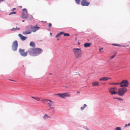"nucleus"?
<instances>
[{"instance_id": "obj_1", "label": "nucleus", "mask_w": 130, "mask_h": 130, "mask_svg": "<svg viewBox=\"0 0 130 130\" xmlns=\"http://www.w3.org/2000/svg\"><path fill=\"white\" fill-rule=\"evenodd\" d=\"M29 54L32 56H36L42 52L41 49L39 48H31L28 51Z\"/></svg>"}, {"instance_id": "obj_2", "label": "nucleus", "mask_w": 130, "mask_h": 130, "mask_svg": "<svg viewBox=\"0 0 130 130\" xmlns=\"http://www.w3.org/2000/svg\"><path fill=\"white\" fill-rule=\"evenodd\" d=\"M72 50L76 58H78L80 57L81 54V48H73Z\"/></svg>"}, {"instance_id": "obj_3", "label": "nucleus", "mask_w": 130, "mask_h": 130, "mask_svg": "<svg viewBox=\"0 0 130 130\" xmlns=\"http://www.w3.org/2000/svg\"><path fill=\"white\" fill-rule=\"evenodd\" d=\"M127 91V89L126 88H121L119 89L117 93L120 96H122Z\"/></svg>"}, {"instance_id": "obj_4", "label": "nucleus", "mask_w": 130, "mask_h": 130, "mask_svg": "<svg viewBox=\"0 0 130 130\" xmlns=\"http://www.w3.org/2000/svg\"><path fill=\"white\" fill-rule=\"evenodd\" d=\"M120 87H127L128 86L129 83L126 79H125L122 81L121 83H119Z\"/></svg>"}, {"instance_id": "obj_5", "label": "nucleus", "mask_w": 130, "mask_h": 130, "mask_svg": "<svg viewBox=\"0 0 130 130\" xmlns=\"http://www.w3.org/2000/svg\"><path fill=\"white\" fill-rule=\"evenodd\" d=\"M56 95H58L60 97L64 98L66 97L70 96V94L68 92L63 93H59Z\"/></svg>"}, {"instance_id": "obj_6", "label": "nucleus", "mask_w": 130, "mask_h": 130, "mask_svg": "<svg viewBox=\"0 0 130 130\" xmlns=\"http://www.w3.org/2000/svg\"><path fill=\"white\" fill-rule=\"evenodd\" d=\"M117 88L116 87H112L109 89V91L111 93V94H117V92H116Z\"/></svg>"}, {"instance_id": "obj_7", "label": "nucleus", "mask_w": 130, "mask_h": 130, "mask_svg": "<svg viewBox=\"0 0 130 130\" xmlns=\"http://www.w3.org/2000/svg\"><path fill=\"white\" fill-rule=\"evenodd\" d=\"M18 46V43L17 41H15L13 42L12 45V49L14 51L17 50Z\"/></svg>"}, {"instance_id": "obj_8", "label": "nucleus", "mask_w": 130, "mask_h": 130, "mask_svg": "<svg viewBox=\"0 0 130 130\" xmlns=\"http://www.w3.org/2000/svg\"><path fill=\"white\" fill-rule=\"evenodd\" d=\"M19 51L21 55L23 56H27V53H28V51L25 52L24 50H21V49H20Z\"/></svg>"}, {"instance_id": "obj_9", "label": "nucleus", "mask_w": 130, "mask_h": 130, "mask_svg": "<svg viewBox=\"0 0 130 130\" xmlns=\"http://www.w3.org/2000/svg\"><path fill=\"white\" fill-rule=\"evenodd\" d=\"M39 28L40 27H38L37 25H36L34 26H31L30 27V28L33 32L36 31L38 30Z\"/></svg>"}, {"instance_id": "obj_10", "label": "nucleus", "mask_w": 130, "mask_h": 130, "mask_svg": "<svg viewBox=\"0 0 130 130\" xmlns=\"http://www.w3.org/2000/svg\"><path fill=\"white\" fill-rule=\"evenodd\" d=\"M90 4V3L87 2V0H82V5L83 6H88Z\"/></svg>"}, {"instance_id": "obj_11", "label": "nucleus", "mask_w": 130, "mask_h": 130, "mask_svg": "<svg viewBox=\"0 0 130 130\" xmlns=\"http://www.w3.org/2000/svg\"><path fill=\"white\" fill-rule=\"evenodd\" d=\"M110 78L108 77H104L99 79L100 81H107L109 79H111Z\"/></svg>"}, {"instance_id": "obj_12", "label": "nucleus", "mask_w": 130, "mask_h": 130, "mask_svg": "<svg viewBox=\"0 0 130 130\" xmlns=\"http://www.w3.org/2000/svg\"><path fill=\"white\" fill-rule=\"evenodd\" d=\"M44 100L45 101H48L50 102V103H47V104L48 106L50 107H51V106L52 105L54 104V102L53 101H51V100L47 99H45Z\"/></svg>"}, {"instance_id": "obj_13", "label": "nucleus", "mask_w": 130, "mask_h": 130, "mask_svg": "<svg viewBox=\"0 0 130 130\" xmlns=\"http://www.w3.org/2000/svg\"><path fill=\"white\" fill-rule=\"evenodd\" d=\"M20 37L21 39L23 41L25 40L27 38V37H25L23 36L21 34H19L18 35Z\"/></svg>"}, {"instance_id": "obj_14", "label": "nucleus", "mask_w": 130, "mask_h": 130, "mask_svg": "<svg viewBox=\"0 0 130 130\" xmlns=\"http://www.w3.org/2000/svg\"><path fill=\"white\" fill-rule=\"evenodd\" d=\"M91 44V43H86L84 44V46L85 47H89Z\"/></svg>"}, {"instance_id": "obj_15", "label": "nucleus", "mask_w": 130, "mask_h": 130, "mask_svg": "<svg viewBox=\"0 0 130 130\" xmlns=\"http://www.w3.org/2000/svg\"><path fill=\"white\" fill-rule=\"evenodd\" d=\"M31 31L30 30H29L28 31H26L23 32V34L24 35H26L28 34H30L31 33Z\"/></svg>"}, {"instance_id": "obj_16", "label": "nucleus", "mask_w": 130, "mask_h": 130, "mask_svg": "<svg viewBox=\"0 0 130 130\" xmlns=\"http://www.w3.org/2000/svg\"><path fill=\"white\" fill-rule=\"evenodd\" d=\"M29 45L31 46L34 47H35L36 45L35 43L33 42L32 41L30 42Z\"/></svg>"}, {"instance_id": "obj_17", "label": "nucleus", "mask_w": 130, "mask_h": 130, "mask_svg": "<svg viewBox=\"0 0 130 130\" xmlns=\"http://www.w3.org/2000/svg\"><path fill=\"white\" fill-rule=\"evenodd\" d=\"M99 83L96 82H94L92 83V85L93 86L95 87L97 86H99Z\"/></svg>"}, {"instance_id": "obj_18", "label": "nucleus", "mask_w": 130, "mask_h": 130, "mask_svg": "<svg viewBox=\"0 0 130 130\" xmlns=\"http://www.w3.org/2000/svg\"><path fill=\"white\" fill-rule=\"evenodd\" d=\"M21 17L23 19H25L27 18V16L24 13H22L21 15Z\"/></svg>"}, {"instance_id": "obj_19", "label": "nucleus", "mask_w": 130, "mask_h": 130, "mask_svg": "<svg viewBox=\"0 0 130 130\" xmlns=\"http://www.w3.org/2000/svg\"><path fill=\"white\" fill-rule=\"evenodd\" d=\"M51 117L49 116H48L47 114H46L43 116V118L44 119H45L47 118H51Z\"/></svg>"}, {"instance_id": "obj_20", "label": "nucleus", "mask_w": 130, "mask_h": 130, "mask_svg": "<svg viewBox=\"0 0 130 130\" xmlns=\"http://www.w3.org/2000/svg\"><path fill=\"white\" fill-rule=\"evenodd\" d=\"M64 34V33L63 32H61L58 33L57 35L56 36V37L57 38H58V37L59 36H60V35L62 34Z\"/></svg>"}, {"instance_id": "obj_21", "label": "nucleus", "mask_w": 130, "mask_h": 130, "mask_svg": "<svg viewBox=\"0 0 130 130\" xmlns=\"http://www.w3.org/2000/svg\"><path fill=\"white\" fill-rule=\"evenodd\" d=\"M20 29V28L19 27H16V28H13L11 29V30L12 31H14L16 30H19Z\"/></svg>"}, {"instance_id": "obj_22", "label": "nucleus", "mask_w": 130, "mask_h": 130, "mask_svg": "<svg viewBox=\"0 0 130 130\" xmlns=\"http://www.w3.org/2000/svg\"><path fill=\"white\" fill-rule=\"evenodd\" d=\"M109 84L111 85H117L118 84H119V83H109Z\"/></svg>"}, {"instance_id": "obj_23", "label": "nucleus", "mask_w": 130, "mask_h": 130, "mask_svg": "<svg viewBox=\"0 0 130 130\" xmlns=\"http://www.w3.org/2000/svg\"><path fill=\"white\" fill-rule=\"evenodd\" d=\"M31 98L34 99L36 100L37 101H39L40 100V98H38V97H31Z\"/></svg>"}, {"instance_id": "obj_24", "label": "nucleus", "mask_w": 130, "mask_h": 130, "mask_svg": "<svg viewBox=\"0 0 130 130\" xmlns=\"http://www.w3.org/2000/svg\"><path fill=\"white\" fill-rule=\"evenodd\" d=\"M64 36H70V35L68 33H64L63 34Z\"/></svg>"}, {"instance_id": "obj_25", "label": "nucleus", "mask_w": 130, "mask_h": 130, "mask_svg": "<svg viewBox=\"0 0 130 130\" xmlns=\"http://www.w3.org/2000/svg\"><path fill=\"white\" fill-rule=\"evenodd\" d=\"M87 106L86 104H84V106L82 107V110H83Z\"/></svg>"}, {"instance_id": "obj_26", "label": "nucleus", "mask_w": 130, "mask_h": 130, "mask_svg": "<svg viewBox=\"0 0 130 130\" xmlns=\"http://www.w3.org/2000/svg\"><path fill=\"white\" fill-rule=\"evenodd\" d=\"M121 127H117L115 129V130H121Z\"/></svg>"}, {"instance_id": "obj_27", "label": "nucleus", "mask_w": 130, "mask_h": 130, "mask_svg": "<svg viewBox=\"0 0 130 130\" xmlns=\"http://www.w3.org/2000/svg\"><path fill=\"white\" fill-rule=\"evenodd\" d=\"M76 3L77 4H79L80 0H75Z\"/></svg>"}, {"instance_id": "obj_28", "label": "nucleus", "mask_w": 130, "mask_h": 130, "mask_svg": "<svg viewBox=\"0 0 130 130\" xmlns=\"http://www.w3.org/2000/svg\"><path fill=\"white\" fill-rule=\"evenodd\" d=\"M112 45H113L116 46H121V45H120V44H117L113 43L112 44Z\"/></svg>"}, {"instance_id": "obj_29", "label": "nucleus", "mask_w": 130, "mask_h": 130, "mask_svg": "<svg viewBox=\"0 0 130 130\" xmlns=\"http://www.w3.org/2000/svg\"><path fill=\"white\" fill-rule=\"evenodd\" d=\"M83 127L87 130H89V129L86 126H84Z\"/></svg>"}, {"instance_id": "obj_30", "label": "nucleus", "mask_w": 130, "mask_h": 130, "mask_svg": "<svg viewBox=\"0 0 130 130\" xmlns=\"http://www.w3.org/2000/svg\"><path fill=\"white\" fill-rule=\"evenodd\" d=\"M22 10L23 11H25L26 12V14H28V13L26 9H25V8L23 9H22Z\"/></svg>"}, {"instance_id": "obj_31", "label": "nucleus", "mask_w": 130, "mask_h": 130, "mask_svg": "<svg viewBox=\"0 0 130 130\" xmlns=\"http://www.w3.org/2000/svg\"><path fill=\"white\" fill-rule=\"evenodd\" d=\"M16 13V12H11L9 14V15H10L13 14H15Z\"/></svg>"}, {"instance_id": "obj_32", "label": "nucleus", "mask_w": 130, "mask_h": 130, "mask_svg": "<svg viewBox=\"0 0 130 130\" xmlns=\"http://www.w3.org/2000/svg\"><path fill=\"white\" fill-rule=\"evenodd\" d=\"M130 126V123H129L128 124H126L125 126V127H127V126Z\"/></svg>"}, {"instance_id": "obj_33", "label": "nucleus", "mask_w": 130, "mask_h": 130, "mask_svg": "<svg viewBox=\"0 0 130 130\" xmlns=\"http://www.w3.org/2000/svg\"><path fill=\"white\" fill-rule=\"evenodd\" d=\"M115 55H113L111 56L110 59H113L115 57Z\"/></svg>"}, {"instance_id": "obj_34", "label": "nucleus", "mask_w": 130, "mask_h": 130, "mask_svg": "<svg viewBox=\"0 0 130 130\" xmlns=\"http://www.w3.org/2000/svg\"><path fill=\"white\" fill-rule=\"evenodd\" d=\"M117 99L118 100H120L121 101H122L123 100V99L120 98H118Z\"/></svg>"}, {"instance_id": "obj_35", "label": "nucleus", "mask_w": 130, "mask_h": 130, "mask_svg": "<svg viewBox=\"0 0 130 130\" xmlns=\"http://www.w3.org/2000/svg\"><path fill=\"white\" fill-rule=\"evenodd\" d=\"M30 20H32V19H34V18L33 17H32V16H31L30 17Z\"/></svg>"}, {"instance_id": "obj_36", "label": "nucleus", "mask_w": 130, "mask_h": 130, "mask_svg": "<svg viewBox=\"0 0 130 130\" xmlns=\"http://www.w3.org/2000/svg\"><path fill=\"white\" fill-rule=\"evenodd\" d=\"M52 26V24H51L50 23L49 24V25H48V26L49 27H50L51 26Z\"/></svg>"}, {"instance_id": "obj_37", "label": "nucleus", "mask_w": 130, "mask_h": 130, "mask_svg": "<svg viewBox=\"0 0 130 130\" xmlns=\"http://www.w3.org/2000/svg\"><path fill=\"white\" fill-rule=\"evenodd\" d=\"M16 9V8H13L12 10V11H13L14 10Z\"/></svg>"}, {"instance_id": "obj_38", "label": "nucleus", "mask_w": 130, "mask_h": 130, "mask_svg": "<svg viewBox=\"0 0 130 130\" xmlns=\"http://www.w3.org/2000/svg\"><path fill=\"white\" fill-rule=\"evenodd\" d=\"M103 49V48H101L99 49V50L100 51H101Z\"/></svg>"}, {"instance_id": "obj_39", "label": "nucleus", "mask_w": 130, "mask_h": 130, "mask_svg": "<svg viewBox=\"0 0 130 130\" xmlns=\"http://www.w3.org/2000/svg\"><path fill=\"white\" fill-rule=\"evenodd\" d=\"M9 80H10L13 81H14V82H16V81L14 80H13L9 79Z\"/></svg>"}, {"instance_id": "obj_40", "label": "nucleus", "mask_w": 130, "mask_h": 130, "mask_svg": "<svg viewBox=\"0 0 130 130\" xmlns=\"http://www.w3.org/2000/svg\"><path fill=\"white\" fill-rule=\"evenodd\" d=\"M77 93H80V92H79V91H78V92H77Z\"/></svg>"}, {"instance_id": "obj_41", "label": "nucleus", "mask_w": 130, "mask_h": 130, "mask_svg": "<svg viewBox=\"0 0 130 130\" xmlns=\"http://www.w3.org/2000/svg\"><path fill=\"white\" fill-rule=\"evenodd\" d=\"M51 107V108H52V109H54V107Z\"/></svg>"}, {"instance_id": "obj_42", "label": "nucleus", "mask_w": 130, "mask_h": 130, "mask_svg": "<svg viewBox=\"0 0 130 130\" xmlns=\"http://www.w3.org/2000/svg\"><path fill=\"white\" fill-rule=\"evenodd\" d=\"M78 44H80V43H79V42H78Z\"/></svg>"}, {"instance_id": "obj_43", "label": "nucleus", "mask_w": 130, "mask_h": 130, "mask_svg": "<svg viewBox=\"0 0 130 130\" xmlns=\"http://www.w3.org/2000/svg\"><path fill=\"white\" fill-rule=\"evenodd\" d=\"M50 34L51 36H52V33H50Z\"/></svg>"}, {"instance_id": "obj_44", "label": "nucleus", "mask_w": 130, "mask_h": 130, "mask_svg": "<svg viewBox=\"0 0 130 130\" xmlns=\"http://www.w3.org/2000/svg\"><path fill=\"white\" fill-rule=\"evenodd\" d=\"M22 22H24V20H23L22 21Z\"/></svg>"}, {"instance_id": "obj_45", "label": "nucleus", "mask_w": 130, "mask_h": 130, "mask_svg": "<svg viewBox=\"0 0 130 130\" xmlns=\"http://www.w3.org/2000/svg\"><path fill=\"white\" fill-rule=\"evenodd\" d=\"M19 7H21V8L22 7V6H20Z\"/></svg>"}, {"instance_id": "obj_46", "label": "nucleus", "mask_w": 130, "mask_h": 130, "mask_svg": "<svg viewBox=\"0 0 130 130\" xmlns=\"http://www.w3.org/2000/svg\"><path fill=\"white\" fill-rule=\"evenodd\" d=\"M51 74H52L51 73H50L49 74V75H51Z\"/></svg>"}, {"instance_id": "obj_47", "label": "nucleus", "mask_w": 130, "mask_h": 130, "mask_svg": "<svg viewBox=\"0 0 130 130\" xmlns=\"http://www.w3.org/2000/svg\"><path fill=\"white\" fill-rule=\"evenodd\" d=\"M59 40V39H57V40Z\"/></svg>"}]
</instances>
